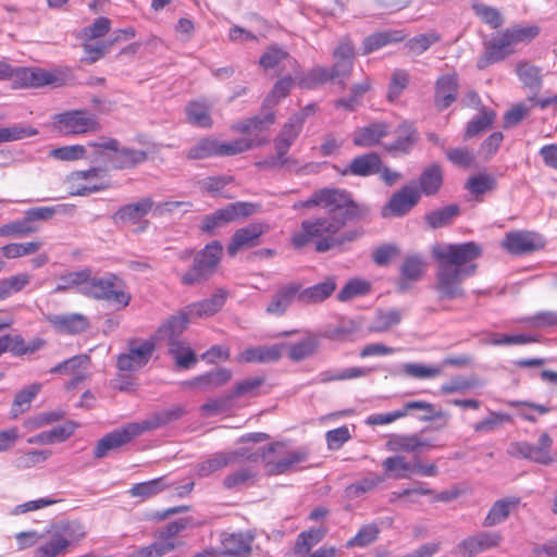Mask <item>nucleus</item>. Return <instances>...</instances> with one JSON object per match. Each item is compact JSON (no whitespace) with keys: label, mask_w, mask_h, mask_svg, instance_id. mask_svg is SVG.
I'll list each match as a JSON object with an SVG mask.
<instances>
[{"label":"nucleus","mask_w":557,"mask_h":557,"mask_svg":"<svg viewBox=\"0 0 557 557\" xmlns=\"http://www.w3.org/2000/svg\"><path fill=\"white\" fill-rule=\"evenodd\" d=\"M515 52V47L504 33L485 42L484 54L478 60V67L483 70L493 63L503 61Z\"/></svg>","instance_id":"19"},{"label":"nucleus","mask_w":557,"mask_h":557,"mask_svg":"<svg viewBox=\"0 0 557 557\" xmlns=\"http://www.w3.org/2000/svg\"><path fill=\"white\" fill-rule=\"evenodd\" d=\"M177 547L175 540H166L157 533V540L148 546L134 550L129 557H163Z\"/></svg>","instance_id":"42"},{"label":"nucleus","mask_w":557,"mask_h":557,"mask_svg":"<svg viewBox=\"0 0 557 557\" xmlns=\"http://www.w3.org/2000/svg\"><path fill=\"white\" fill-rule=\"evenodd\" d=\"M156 349L150 339L132 338L127 343V351L116 358V368L120 372H135L144 368Z\"/></svg>","instance_id":"9"},{"label":"nucleus","mask_w":557,"mask_h":557,"mask_svg":"<svg viewBox=\"0 0 557 557\" xmlns=\"http://www.w3.org/2000/svg\"><path fill=\"white\" fill-rule=\"evenodd\" d=\"M370 290L371 283L369 281L358 277L351 278L337 294V299L343 302L349 301L354 298L369 294Z\"/></svg>","instance_id":"56"},{"label":"nucleus","mask_w":557,"mask_h":557,"mask_svg":"<svg viewBox=\"0 0 557 557\" xmlns=\"http://www.w3.org/2000/svg\"><path fill=\"white\" fill-rule=\"evenodd\" d=\"M211 104L207 101L195 100L187 103L185 113L188 123L201 128H210L212 119L210 115Z\"/></svg>","instance_id":"41"},{"label":"nucleus","mask_w":557,"mask_h":557,"mask_svg":"<svg viewBox=\"0 0 557 557\" xmlns=\"http://www.w3.org/2000/svg\"><path fill=\"white\" fill-rule=\"evenodd\" d=\"M169 350L180 368L188 369L197 362L195 352L182 341H172Z\"/></svg>","instance_id":"55"},{"label":"nucleus","mask_w":557,"mask_h":557,"mask_svg":"<svg viewBox=\"0 0 557 557\" xmlns=\"http://www.w3.org/2000/svg\"><path fill=\"white\" fill-rule=\"evenodd\" d=\"M304 125V115L294 114L288 122L284 124L278 136L274 140L275 150L280 157L287 154L290 146L299 136Z\"/></svg>","instance_id":"28"},{"label":"nucleus","mask_w":557,"mask_h":557,"mask_svg":"<svg viewBox=\"0 0 557 557\" xmlns=\"http://www.w3.org/2000/svg\"><path fill=\"white\" fill-rule=\"evenodd\" d=\"M285 345L274 344L271 346H256L244 349L236 358L238 362L268 363L277 361L283 354Z\"/></svg>","instance_id":"25"},{"label":"nucleus","mask_w":557,"mask_h":557,"mask_svg":"<svg viewBox=\"0 0 557 557\" xmlns=\"http://www.w3.org/2000/svg\"><path fill=\"white\" fill-rule=\"evenodd\" d=\"M553 440L547 433H543L537 444L528 442H516L509 446V454L515 457L524 458L541 465H550L555 461L552 454Z\"/></svg>","instance_id":"10"},{"label":"nucleus","mask_w":557,"mask_h":557,"mask_svg":"<svg viewBox=\"0 0 557 557\" xmlns=\"http://www.w3.org/2000/svg\"><path fill=\"white\" fill-rule=\"evenodd\" d=\"M495 112L493 110H486L483 109L481 111V114L474 119H472L466 128L465 137L466 138H472L481 135L486 129H488L494 120H495Z\"/></svg>","instance_id":"59"},{"label":"nucleus","mask_w":557,"mask_h":557,"mask_svg":"<svg viewBox=\"0 0 557 557\" xmlns=\"http://www.w3.org/2000/svg\"><path fill=\"white\" fill-rule=\"evenodd\" d=\"M482 248L474 242L456 245H445L433 250L437 260L433 289L441 300H454L465 297L462 283L474 275Z\"/></svg>","instance_id":"2"},{"label":"nucleus","mask_w":557,"mask_h":557,"mask_svg":"<svg viewBox=\"0 0 557 557\" xmlns=\"http://www.w3.org/2000/svg\"><path fill=\"white\" fill-rule=\"evenodd\" d=\"M256 212V206L249 202H234L224 208L218 209L208 214L202 220L201 230L206 233H212L215 228L222 227L227 223L238 219L247 218Z\"/></svg>","instance_id":"11"},{"label":"nucleus","mask_w":557,"mask_h":557,"mask_svg":"<svg viewBox=\"0 0 557 557\" xmlns=\"http://www.w3.org/2000/svg\"><path fill=\"white\" fill-rule=\"evenodd\" d=\"M186 157L189 160H202L218 157V139L213 137H203L193 145Z\"/></svg>","instance_id":"52"},{"label":"nucleus","mask_w":557,"mask_h":557,"mask_svg":"<svg viewBox=\"0 0 557 557\" xmlns=\"http://www.w3.org/2000/svg\"><path fill=\"white\" fill-rule=\"evenodd\" d=\"M384 481L385 478L383 475L371 473L369 476H366L357 482L349 484L345 488V495L348 499L359 498L362 495L374 491Z\"/></svg>","instance_id":"46"},{"label":"nucleus","mask_w":557,"mask_h":557,"mask_svg":"<svg viewBox=\"0 0 557 557\" xmlns=\"http://www.w3.org/2000/svg\"><path fill=\"white\" fill-rule=\"evenodd\" d=\"M253 537L247 533L227 534L222 540V554L231 557H245L251 550Z\"/></svg>","instance_id":"34"},{"label":"nucleus","mask_w":557,"mask_h":557,"mask_svg":"<svg viewBox=\"0 0 557 557\" xmlns=\"http://www.w3.org/2000/svg\"><path fill=\"white\" fill-rule=\"evenodd\" d=\"M403 312L398 309L379 310L370 326L371 332L384 333L400 323Z\"/></svg>","instance_id":"50"},{"label":"nucleus","mask_w":557,"mask_h":557,"mask_svg":"<svg viewBox=\"0 0 557 557\" xmlns=\"http://www.w3.org/2000/svg\"><path fill=\"white\" fill-rule=\"evenodd\" d=\"M227 293L219 289L210 298L187 306L188 313L194 318L209 317L224 306Z\"/></svg>","instance_id":"37"},{"label":"nucleus","mask_w":557,"mask_h":557,"mask_svg":"<svg viewBox=\"0 0 557 557\" xmlns=\"http://www.w3.org/2000/svg\"><path fill=\"white\" fill-rule=\"evenodd\" d=\"M140 435V429L137 423H128L121 429H116L102 438H100L94 449V457L101 459L107 457L111 451L117 450L133 438Z\"/></svg>","instance_id":"13"},{"label":"nucleus","mask_w":557,"mask_h":557,"mask_svg":"<svg viewBox=\"0 0 557 557\" xmlns=\"http://www.w3.org/2000/svg\"><path fill=\"white\" fill-rule=\"evenodd\" d=\"M502 540V535L497 532H479L462 540L453 553L461 557H474L497 547Z\"/></svg>","instance_id":"14"},{"label":"nucleus","mask_w":557,"mask_h":557,"mask_svg":"<svg viewBox=\"0 0 557 557\" xmlns=\"http://www.w3.org/2000/svg\"><path fill=\"white\" fill-rule=\"evenodd\" d=\"M369 207L350 201L345 208L330 209L327 215L301 222L300 230L292 236V245L300 249L311 242L318 252H326L333 248L342 247L359 238L362 232L358 228L338 232L351 221L364 219Z\"/></svg>","instance_id":"1"},{"label":"nucleus","mask_w":557,"mask_h":557,"mask_svg":"<svg viewBox=\"0 0 557 557\" xmlns=\"http://www.w3.org/2000/svg\"><path fill=\"white\" fill-rule=\"evenodd\" d=\"M153 200L144 197L136 202L121 207L112 216L115 223L137 224L152 210Z\"/></svg>","instance_id":"24"},{"label":"nucleus","mask_w":557,"mask_h":557,"mask_svg":"<svg viewBox=\"0 0 557 557\" xmlns=\"http://www.w3.org/2000/svg\"><path fill=\"white\" fill-rule=\"evenodd\" d=\"M517 75L523 85L532 90L539 91L542 87L541 69L528 62H520L516 69Z\"/></svg>","instance_id":"54"},{"label":"nucleus","mask_w":557,"mask_h":557,"mask_svg":"<svg viewBox=\"0 0 557 557\" xmlns=\"http://www.w3.org/2000/svg\"><path fill=\"white\" fill-rule=\"evenodd\" d=\"M88 147L95 149L96 161L103 162L115 170L131 169L144 163L148 153L144 150L121 148L119 140L109 138L100 141H91Z\"/></svg>","instance_id":"4"},{"label":"nucleus","mask_w":557,"mask_h":557,"mask_svg":"<svg viewBox=\"0 0 557 557\" xmlns=\"http://www.w3.org/2000/svg\"><path fill=\"white\" fill-rule=\"evenodd\" d=\"M268 138H238L230 143L218 140V157L234 156L268 143Z\"/></svg>","instance_id":"44"},{"label":"nucleus","mask_w":557,"mask_h":557,"mask_svg":"<svg viewBox=\"0 0 557 557\" xmlns=\"http://www.w3.org/2000/svg\"><path fill=\"white\" fill-rule=\"evenodd\" d=\"M541 235L529 231H513L506 234L503 247L512 255H525L544 247Z\"/></svg>","instance_id":"15"},{"label":"nucleus","mask_w":557,"mask_h":557,"mask_svg":"<svg viewBox=\"0 0 557 557\" xmlns=\"http://www.w3.org/2000/svg\"><path fill=\"white\" fill-rule=\"evenodd\" d=\"M457 205H449L438 210H433L425 214V221L432 228H440L448 225L454 218L459 214Z\"/></svg>","instance_id":"58"},{"label":"nucleus","mask_w":557,"mask_h":557,"mask_svg":"<svg viewBox=\"0 0 557 557\" xmlns=\"http://www.w3.org/2000/svg\"><path fill=\"white\" fill-rule=\"evenodd\" d=\"M518 504L519 500L515 497L504 498L495 502L484 519V527H493L504 522Z\"/></svg>","instance_id":"43"},{"label":"nucleus","mask_w":557,"mask_h":557,"mask_svg":"<svg viewBox=\"0 0 557 557\" xmlns=\"http://www.w3.org/2000/svg\"><path fill=\"white\" fill-rule=\"evenodd\" d=\"M335 288L336 283L332 277L305 289L299 286V302L304 305L321 302L329 298Z\"/></svg>","instance_id":"39"},{"label":"nucleus","mask_w":557,"mask_h":557,"mask_svg":"<svg viewBox=\"0 0 557 557\" xmlns=\"http://www.w3.org/2000/svg\"><path fill=\"white\" fill-rule=\"evenodd\" d=\"M268 230V226L261 223L250 224L238 228L232 236L227 245V253L234 257L239 250L251 248L259 244V237Z\"/></svg>","instance_id":"20"},{"label":"nucleus","mask_w":557,"mask_h":557,"mask_svg":"<svg viewBox=\"0 0 557 557\" xmlns=\"http://www.w3.org/2000/svg\"><path fill=\"white\" fill-rule=\"evenodd\" d=\"M51 456L50 450H29L17 456L13 465L18 470L30 469L41 462H45Z\"/></svg>","instance_id":"64"},{"label":"nucleus","mask_w":557,"mask_h":557,"mask_svg":"<svg viewBox=\"0 0 557 557\" xmlns=\"http://www.w3.org/2000/svg\"><path fill=\"white\" fill-rule=\"evenodd\" d=\"M295 299L299 301V284L290 283L284 285L274 294L271 302L267 307V312L282 315Z\"/></svg>","instance_id":"33"},{"label":"nucleus","mask_w":557,"mask_h":557,"mask_svg":"<svg viewBox=\"0 0 557 557\" xmlns=\"http://www.w3.org/2000/svg\"><path fill=\"white\" fill-rule=\"evenodd\" d=\"M35 232H37V227L32 224L30 220L25 214L23 220L2 225L0 227V237H24Z\"/></svg>","instance_id":"62"},{"label":"nucleus","mask_w":557,"mask_h":557,"mask_svg":"<svg viewBox=\"0 0 557 557\" xmlns=\"http://www.w3.org/2000/svg\"><path fill=\"white\" fill-rule=\"evenodd\" d=\"M76 425L73 422H66L62 425L52 428L51 430L40 432L27 438L28 444L49 445L62 443L71 437Z\"/></svg>","instance_id":"35"},{"label":"nucleus","mask_w":557,"mask_h":557,"mask_svg":"<svg viewBox=\"0 0 557 557\" xmlns=\"http://www.w3.org/2000/svg\"><path fill=\"white\" fill-rule=\"evenodd\" d=\"M388 133V127L385 123H372L368 126L358 128L352 141L359 147H371L379 144L380 139L385 137Z\"/></svg>","instance_id":"40"},{"label":"nucleus","mask_w":557,"mask_h":557,"mask_svg":"<svg viewBox=\"0 0 557 557\" xmlns=\"http://www.w3.org/2000/svg\"><path fill=\"white\" fill-rule=\"evenodd\" d=\"M420 198L421 193L417 186L412 184L405 185L391 196L389 200L383 206L381 215L384 219L401 218L418 205Z\"/></svg>","instance_id":"12"},{"label":"nucleus","mask_w":557,"mask_h":557,"mask_svg":"<svg viewBox=\"0 0 557 557\" xmlns=\"http://www.w3.org/2000/svg\"><path fill=\"white\" fill-rule=\"evenodd\" d=\"M391 451L396 453H419L429 449L433 445L418 434L410 435H393L386 444Z\"/></svg>","instance_id":"30"},{"label":"nucleus","mask_w":557,"mask_h":557,"mask_svg":"<svg viewBox=\"0 0 557 557\" xmlns=\"http://www.w3.org/2000/svg\"><path fill=\"white\" fill-rule=\"evenodd\" d=\"M81 293L97 300H107L119 308L128 306L132 298L126 292L124 281L112 273L101 277L90 275L87 283L81 287Z\"/></svg>","instance_id":"5"},{"label":"nucleus","mask_w":557,"mask_h":557,"mask_svg":"<svg viewBox=\"0 0 557 557\" xmlns=\"http://www.w3.org/2000/svg\"><path fill=\"white\" fill-rule=\"evenodd\" d=\"M420 193L432 196L438 191L443 183V174L440 165L432 164L425 169L419 180Z\"/></svg>","instance_id":"49"},{"label":"nucleus","mask_w":557,"mask_h":557,"mask_svg":"<svg viewBox=\"0 0 557 557\" xmlns=\"http://www.w3.org/2000/svg\"><path fill=\"white\" fill-rule=\"evenodd\" d=\"M351 200L354 199L346 190L337 188H323L313 193L308 200L301 201V205L304 207L320 206L329 211L330 209L345 208L350 203Z\"/></svg>","instance_id":"16"},{"label":"nucleus","mask_w":557,"mask_h":557,"mask_svg":"<svg viewBox=\"0 0 557 557\" xmlns=\"http://www.w3.org/2000/svg\"><path fill=\"white\" fill-rule=\"evenodd\" d=\"M39 535L40 540L34 550V557H60L66 555L73 543L83 540L86 531L78 521L61 520L51 523Z\"/></svg>","instance_id":"3"},{"label":"nucleus","mask_w":557,"mask_h":557,"mask_svg":"<svg viewBox=\"0 0 557 557\" xmlns=\"http://www.w3.org/2000/svg\"><path fill=\"white\" fill-rule=\"evenodd\" d=\"M405 37L401 30H387L372 34L363 40V54L371 53L388 44L403 41Z\"/></svg>","instance_id":"45"},{"label":"nucleus","mask_w":557,"mask_h":557,"mask_svg":"<svg viewBox=\"0 0 557 557\" xmlns=\"http://www.w3.org/2000/svg\"><path fill=\"white\" fill-rule=\"evenodd\" d=\"M233 376L230 369L218 368L202 375L196 376L190 381L184 382L187 387H199L203 391L214 389L225 385Z\"/></svg>","instance_id":"29"},{"label":"nucleus","mask_w":557,"mask_h":557,"mask_svg":"<svg viewBox=\"0 0 557 557\" xmlns=\"http://www.w3.org/2000/svg\"><path fill=\"white\" fill-rule=\"evenodd\" d=\"M30 274L18 273L0 280V301L24 289L30 282Z\"/></svg>","instance_id":"51"},{"label":"nucleus","mask_w":557,"mask_h":557,"mask_svg":"<svg viewBox=\"0 0 557 557\" xmlns=\"http://www.w3.org/2000/svg\"><path fill=\"white\" fill-rule=\"evenodd\" d=\"M185 413L186 410L184 409L183 406L175 405L171 408L151 414L148 419L144 420L140 423H137V426H139L140 434H143L146 431L165 426L169 423L181 419Z\"/></svg>","instance_id":"32"},{"label":"nucleus","mask_w":557,"mask_h":557,"mask_svg":"<svg viewBox=\"0 0 557 557\" xmlns=\"http://www.w3.org/2000/svg\"><path fill=\"white\" fill-rule=\"evenodd\" d=\"M281 444H272L267 448H262V453H252L247 456V460L257 462L259 459L265 460V471L270 475L284 474L295 470L298 465L305 462L308 458V453L305 449H296L288 451L284 457L277 460H270V454L274 453Z\"/></svg>","instance_id":"7"},{"label":"nucleus","mask_w":557,"mask_h":557,"mask_svg":"<svg viewBox=\"0 0 557 557\" xmlns=\"http://www.w3.org/2000/svg\"><path fill=\"white\" fill-rule=\"evenodd\" d=\"M458 75L456 73L442 75L435 84V104L444 110L456 101L458 96Z\"/></svg>","instance_id":"26"},{"label":"nucleus","mask_w":557,"mask_h":557,"mask_svg":"<svg viewBox=\"0 0 557 557\" xmlns=\"http://www.w3.org/2000/svg\"><path fill=\"white\" fill-rule=\"evenodd\" d=\"M372 372L371 368H347L337 371H324L320 373V382L329 383L332 381L351 380L357 377L367 376Z\"/></svg>","instance_id":"61"},{"label":"nucleus","mask_w":557,"mask_h":557,"mask_svg":"<svg viewBox=\"0 0 557 557\" xmlns=\"http://www.w3.org/2000/svg\"><path fill=\"white\" fill-rule=\"evenodd\" d=\"M46 321L57 333L76 335L89 327V319L82 313L49 314Z\"/></svg>","instance_id":"18"},{"label":"nucleus","mask_w":557,"mask_h":557,"mask_svg":"<svg viewBox=\"0 0 557 557\" xmlns=\"http://www.w3.org/2000/svg\"><path fill=\"white\" fill-rule=\"evenodd\" d=\"M355 49L350 40L343 39L333 51V65L331 71L336 78L347 77L352 70Z\"/></svg>","instance_id":"27"},{"label":"nucleus","mask_w":557,"mask_h":557,"mask_svg":"<svg viewBox=\"0 0 557 557\" xmlns=\"http://www.w3.org/2000/svg\"><path fill=\"white\" fill-rule=\"evenodd\" d=\"M247 456L244 449L215 453L196 466V473L200 478L209 476L227 466L236 463L239 459H247Z\"/></svg>","instance_id":"21"},{"label":"nucleus","mask_w":557,"mask_h":557,"mask_svg":"<svg viewBox=\"0 0 557 557\" xmlns=\"http://www.w3.org/2000/svg\"><path fill=\"white\" fill-rule=\"evenodd\" d=\"M411 410H420L424 414L420 418L423 421L441 420L440 426H447L450 414L446 411H436L433 404L423 400H413L406 403L401 409L389 412L393 422L406 417Z\"/></svg>","instance_id":"22"},{"label":"nucleus","mask_w":557,"mask_h":557,"mask_svg":"<svg viewBox=\"0 0 557 557\" xmlns=\"http://www.w3.org/2000/svg\"><path fill=\"white\" fill-rule=\"evenodd\" d=\"M190 318L193 317L188 313V308L186 307L184 311L170 317L159 327L158 337L168 341V344H171L172 341H178L180 335L186 330Z\"/></svg>","instance_id":"31"},{"label":"nucleus","mask_w":557,"mask_h":557,"mask_svg":"<svg viewBox=\"0 0 557 557\" xmlns=\"http://www.w3.org/2000/svg\"><path fill=\"white\" fill-rule=\"evenodd\" d=\"M428 263L419 255L407 256L399 269L400 276L397 283L399 292H407L412 284L419 282L426 272Z\"/></svg>","instance_id":"17"},{"label":"nucleus","mask_w":557,"mask_h":557,"mask_svg":"<svg viewBox=\"0 0 557 557\" xmlns=\"http://www.w3.org/2000/svg\"><path fill=\"white\" fill-rule=\"evenodd\" d=\"M42 246L41 242L12 243L1 247L2 255L8 259H15L37 252Z\"/></svg>","instance_id":"63"},{"label":"nucleus","mask_w":557,"mask_h":557,"mask_svg":"<svg viewBox=\"0 0 557 557\" xmlns=\"http://www.w3.org/2000/svg\"><path fill=\"white\" fill-rule=\"evenodd\" d=\"M223 247L214 240L196 253L191 268L181 276L183 285H196L209 280L218 269L221 261Z\"/></svg>","instance_id":"6"},{"label":"nucleus","mask_w":557,"mask_h":557,"mask_svg":"<svg viewBox=\"0 0 557 557\" xmlns=\"http://www.w3.org/2000/svg\"><path fill=\"white\" fill-rule=\"evenodd\" d=\"M496 178L490 173H479L468 178L466 188L476 198L496 188Z\"/></svg>","instance_id":"53"},{"label":"nucleus","mask_w":557,"mask_h":557,"mask_svg":"<svg viewBox=\"0 0 557 557\" xmlns=\"http://www.w3.org/2000/svg\"><path fill=\"white\" fill-rule=\"evenodd\" d=\"M171 485L172 484L168 481L166 476H160L147 482H141L133 485L132 488L129 490V494L133 497H141L146 499L154 495H158L159 493L163 492Z\"/></svg>","instance_id":"48"},{"label":"nucleus","mask_w":557,"mask_h":557,"mask_svg":"<svg viewBox=\"0 0 557 557\" xmlns=\"http://www.w3.org/2000/svg\"><path fill=\"white\" fill-rule=\"evenodd\" d=\"M381 159L374 153H364L356 157L349 166L343 171L344 175L354 174L357 176H369L380 172Z\"/></svg>","instance_id":"36"},{"label":"nucleus","mask_w":557,"mask_h":557,"mask_svg":"<svg viewBox=\"0 0 557 557\" xmlns=\"http://www.w3.org/2000/svg\"><path fill=\"white\" fill-rule=\"evenodd\" d=\"M416 140V131L411 125L404 124L397 131V139L394 143L386 145V150L391 152H408Z\"/></svg>","instance_id":"60"},{"label":"nucleus","mask_w":557,"mask_h":557,"mask_svg":"<svg viewBox=\"0 0 557 557\" xmlns=\"http://www.w3.org/2000/svg\"><path fill=\"white\" fill-rule=\"evenodd\" d=\"M103 171L99 168H91L86 171H76L71 173L72 183H77V188L71 191L72 196H87L92 193L103 190L106 185L99 182V176Z\"/></svg>","instance_id":"23"},{"label":"nucleus","mask_w":557,"mask_h":557,"mask_svg":"<svg viewBox=\"0 0 557 557\" xmlns=\"http://www.w3.org/2000/svg\"><path fill=\"white\" fill-rule=\"evenodd\" d=\"M274 113L269 112L264 115L253 116L243 122H239L234 126V129L243 134H255V138H260L259 134H261L270 125H272L274 123Z\"/></svg>","instance_id":"47"},{"label":"nucleus","mask_w":557,"mask_h":557,"mask_svg":"<svg viewBox=\"0 0 557 557\" xmlns=\"http://www.w3.org/2000/svg\"><path fill=\"white\" fill-rule=\"evenodd\" d=\"M387 476L394 479L409 478V473H412V465H410L403 456H391L387 457L382 463Z\"/></svg>","instance_id":"57"},{"label":"nucleus","mask_w":557,"mask_h":557,"mask_svg":"<svg viewBox=\"0 0 557 557\" xmlns=\"http://www.w3.org/2000/svg\"><path fill=\"white\" fill-rule=\"evenodd\" d=\"M53 127L63 135H82L100 129L96 116L87 111L72 110L55 114Z\"/></svg>","instance_id":"8"},{"label":"nucleus","mask_w":557,"mask_h":557,"mask_svg":"<svg viewBox=\"0 0 557 557\" xmlns=\"http://www.w3.org/2000/svg\"><path fill=\"white\" fill-rule=\"evenodd\" d=\"M28 87L44 86L60 87L65 83V76L60 71H46L40 67H27Z\"/></svg>","instance_id":"38"}]
</instances>
